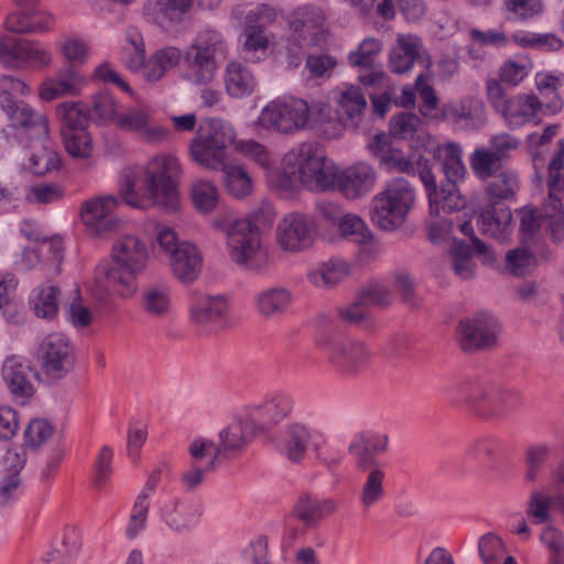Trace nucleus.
<instances>
[{"instance_id":"52","label":"nucleus","mask_w":564,"mask_h":564,"mask_svg":"<svg viewBox=\"0 0 564 564\" xmlns=\"http://www.w3.org/2000/svg\"><path fill=\"white\" fill-rule=\"evenodd\" d=\"M478 551L484 564H518L513 556L506 555L503 541L494 533L479 539Z\"/></svg>"},{"instance_id":"6","label":"nucleus","mask_w":564,"mask_h":564,"mask_svg":"<svg viewBox=\"0 0 564 564\" xmlns=\"http://www.w3.org/2000/svg\"><path fill=\"white\" fill-rule=\"evenodd\" d=\"M215 226L226 231L228 254L240 268L259 272L268 264V253L261 246L259 227L249 219H236L227 227L219 221Z\"/></svg>"},{"instance_id":"42","label":"nucleus","mask_w":564,"mask_h":564,"mask_svg":"<svg viewBox=\"0 0 564 564\" xmlns=\"http://www.w3.org/2000/svg\"><path fill=\"white\" fill-rule=\"evenodd\" d=\"M141 307L153 319H166L173 307L171 289L164 284L144 288L141 293Z\"/></svg>"},{"instance_id":"10","label":"nucleus","mask_w":564,"mask_h":564,"mask_svg":"<svg viewBox=\"0 0 564 564\" xmlns=\"http://www.w3.org/2000/svg\"><path fill=\"white\" fill-rule=\"evenodd\" d=\"M227 44L224 36L214 30L200 32L184 55L191 79L198 85L210 83L217 70L216 59L225 57Z\"/></svg>"},{"instance_id":"59","label":"nucleus","mask_w":564,"mask_h":564,"mask_svg":"<svg viewBox=\"0 0 564 564\" xmlns=\"http://www.w3.org/2000/svg\"><path fill=\"white\" fill-rule=\"evenodd\" d=\"M80 547L78 532L75 529H65L61 540L56 541L54 549L48 552L50 561L66 563Z\"/></svg>"},{"instance_id":"32","label":"nucleus","mask_w":564,"mask_h":564,"mask_svg":"<svg viewBox=\"0 0 564 564\" xmlns=\"http://www.w3.org/2000/svg\"><path fill=\"white\" fill-rule=\"evenodd\" d=\"M540 111H542V101L538 97L518 94L508 99L506 109L501 115L509 128L518 129L527 123L534 122Z\"/></svg>"},{"instance_id":"22","label":"nucleus","mask_w":564,"mask_h":564,"mask_svg":"<svg viewBox=\"0 0 564 564\" xmlns=\"http://www.w3.org/2000/svg\"><path fill=\"white\" fill-rule=\"evenodd\" d=\"M57 116L62 122L61 134L64 144L74 151V140H79L87 147L89 133L87 132L88 115L79 102H63L56 108ZM86 150L84 149V152Z\"/></svg>"},{"instance_id":"12","label":"nucleus","mask_w":564,"mask_h":564,"mask_svg":"<svg viewBox=\"0 0 564 564\" xmlns=\"http://www.w3.org/2000/svg\"><path fill=\"white\" fill-rule=\"evenodd\" d=\"M119 198L111 195L87 199L80 207V219L93 237H107L121 229L122 221L116 216Z\"/></svg>"},{"instance_id":"51","label":"nucleus","mask_w":564,"mask_h":564,"mask_svg":"<svg viewBox=\"0 0 564 564\" xmlns=\"http://www.w3.org/2000/svg\"><path fill=\"white\" fill-rule=\"evenodd\" d=\"M33 311L40 318L53 319L58 312L61 290L57 285L43 284L34 291Z\"/></svg>"},{"instance_id":"35","label":"nucleus","mask_w":564,"mask_h":564,"mask_svg":"<svg viewBox=\"0 0 564 564\" xmlns=\"http://www.w3.org/2000/svg\"><path fill=\"white\" fill-rule=\"evenodd\" d=\"M511 220L512 214L509 207L502 203L489 202L479 215L478 225L484 235L503 241L509 235Z\"/></svg>"},{"instance_id":"5","label":"nucleus","mask_w":564,"mask_h":564,"mask_svg":"<svg viewBox=\"0 0 564 564\" xmlns=\"http://www.w3.org/2000/svg\"><path fill=\"white\" fill-rule=\"evenodd\" d=\"M282 165L297 169L299 182L311 192L335 189L337 167L318 152L314 142L292 148L283 156Z\"/></svg>"},{"instance_id":"55","label":"nucleus","mask_w":564,"mask_h":564,"mask_svg":"<svg viewBox=\"0 0 564 564\" xmlns=\"http://www.w3.org/2000/svg\"><path fill=\"white\" fill-rule=\"evenodd\" d=\"M29 161V167L35 175H44L57 170L61 165L59 154L46 140L42 144L41 149L31 154Z\"/></svg>"},{"instance_id":"48","label":"nucleus","mask_w":564,"mask_h":564,"mask_svg":"<svg viewBox=\"0 0 564 564\" xmlns=\"http://www.w3.org/2000/svg\"><path fill=\"white\" fill-rule=\"evenodd\" d=\"M456 123L466 129H478L486 122L484 102L474 97L462 99L454 108Z\"/></svg>"},{"instance_id":"44","label":"nucleus","mask_w":564,"mask_h":564,"mask_svg":"<svg viewBox=\"0 0 564 564\" xmlns=\"http://www.w3.org/2000/svg\"><path fill=\"white\" fill-rule=\"evenodd\" d=\"M561 505H564V494L557 490L554 495L545 490H534L527 501L525 512L535 524L549 523L552 521L551 510L560 511Z\"/></svg>"},{"instance_id":"47","label":"nucleus","mask_w":564,"mask_h":564,"mask_svg":"<svg viewBox=\"0 0 564 564\" xmlns=\"http://www.w3.org/2000/svg\"><path fill=\"white\" fill-rule=\"evenodd\" d=\"M490 178L491 181L485 191L488 202L501 203L502 200H508L514 197L519 189L518 175L511 170H502Z\"/></svg>"},{"instance_id":"33","label":"nucleus","mask_w":564,"mask_h":564,"mask_svg":"<svg viewBox=\"0 0 564 564\" xmlns=\"http://www.w3.org/2000/svg\"><path fill=\"white\" fill-rule=\"evenodd\" d=\"M224 84L228 96L241 99L251 96L256 91L258 79L248 65L238 61H230L224 72Z\"/></svg>"},{"instance_id":"9","label":"nucleus","mask_w":564,"mask_h":564,"mask_svg":"<svg viewBox=\"0 0 564 564\" xmlns=\"http://www.w3.org/2000/svg\"><path fill=\"white\" fill-rule=\"evenodd\" d=\"M156 241L167 258L173 276L184 285L196 282L203 270V254L189 241L178 240L177 234L171 228L159 230Z\"/></svg>"},{"instance_id":"23","label":"nucleus","mask_w":564,"mask_h":564,"mask_svg":"<svg viewBox=\"0 0 564 564\" xmlns=\"http://www.w3.org/2000/svg\"><path fill=\"white\" fill-rule=\"evenodd\" d=\"M195 0H148L143 6L144 18L163 30L172 29L186 19Z\"/></svg>"},{"instance_id":"3","label":"nucleus","mask_w":564,"mask_h":564,"mask_svg":"<svg viewBox=\"0 0 564 564\" xmlns=\"http://www.w3.org/2000/svg\"><path fill=\"white\" fill-rule=\"evenodd\" d=\"M314 344L328 365L343 375H357L372 361V351L366 343L347 336L326 316L321 317Z\"/></svg>"},{"instance_id":"7","label":"nucleus","mask_w":564,"mask_h":564,"mask_svg":"<svg viewBox=\"0 0 564 564\" xmlns=\"http://www.w3.org/2000/svg\"><path fill=\"white\" fill-rule=\"evenodd\" d=\"M415 200L412 185L403 177L390 181L371 200L370 216L379 228L392 231L400 227Z\"/></svg>"},{"instance_id":"62","label":"nucleus","mask_w":564,"mask_h":564,"mask_svg":"<svg viewBox=\"0 0 564 564\" xmlns=\"http://www.w3.org/2000/svg\"><path fill=\"white\" fill-rule=\"evenodd\" d=\"M531 62L527 58L508 59L499 69V80L509 86H518L531 72Z\"/></svg>"},{"instance_id":"34","label":"nucleus","mask_w":564,"mask_h":564,"mask_svg":"<svg viewBox=\"0 0 564 564\" xmlns=\"http://www.w3.org/2000/svg\"><path fill=\"white\" fill-rule=\"evenodd\" d=\"M31 366L17 356L8 357L2 366V378L14 399L26 400L34 389L29 378Z\"/></svg>"},{"instance_id":"50","label":"nucleus","mask_w":564,"mask_h":564,"mask_svg":"<svg viewBox=\"0 0 564 564\" xmlns=\"http://www.w3.org/2000/svg\"><path fill=\"white\" fill-rule=\"evenodd\" d=\"M338 229L344 238L378 251V245L373 243L370 229L360 217L352 214L344 215L338 223Z\"/></svg>"},{"instance_id":"18","label":"nucleus","mask_w":564,"mask_h":564,"mask_svg":"<svg viewBox=\"0 0 564 564\" xmlns=\"http://www.w3.org/2000/svg\"><path fill=\"white\" fill-rule=\"evenodd\" d=\"M313 219L301 213L286 214L278 224V245L289 252H301L310 248L316 237Z\"/></svg>"},{"instance_id":"4","label":"nucleus","mask_w":564,"mask_h":564,"mask_svg":"<svg viewBox=\"0 0 564 564\" xmlns=\"http://www.w3.org/2000/svg\"><path fill=\"white\" fill-rule=\"evenodd\" d=\"M111 259V263L97 267V278L106 279L122 297H130L138 288L137 275L148 261L147 245L137 236H121L112 246Z\"/></svg>"},{"instance_id":"40","label":"nucleus","mask_w":564,"mask_h":564,"mask_svg":"<svg viewBox=\"0 0 564 564\" xmlns=\"http://www.w3.org/2000/svg\"><path fill=\"white\" fill-rule=\"evenodd\" d=\"M349 273L348 263L340 258H330L312 267L307 280L319 289H332L339 284Z\"/></svg>"},{"instance_id":"41","label":"nucleus","mask_w":564,"mask_h":564,"mask_svg":"<svg viewBox=\"0 0 564 564\" xmlns=\"http://www.w3.org/2000/svg\"><path fill=\"white\" fill-rule=\"evenodd\" d=\"M435 161L442 165L446 181L460 182L466 175V167L463 162V149L456 142L437 144L432 149Z\"/></svg>"},{"instance_id":"61","label":"nucleus","mask_w":564,"mask_h":564,"mask_svg":"<svg viewBox=\"0 0 564 564\" xmlns=\"http://www.w3.org/2000/svg\"><path fill=\"white\" fill-rule=\"evenodd\" d=\"M150 110L143 106L131 107L116 117V124L119 129L138 132L149 123Z\"/></svg>"},{"instance_id":"36","label":"nucleus","mask_w":564,"mask_h":564,"mask_svg":"<svg viewBox=\"0 0 564 564\" xmlns=\"http://www.w3.org/2000/svg\"><path fill=\"white\" fill-rule=\"evenodd\" d=\"M366 107V98L358 86L345 87L337 100V113L341 124L345 128H358Z\"/></svg>"},{"instance_id":"45","label":"nucleus","mask_w":564,"mask_h":564,"mask_svg":"<svg viewBox=\"0 0 564 564\" xmlns=\"http://www.w3.org/2000/svg\"><path fill=\"white\" fill-rule=\"evenodd\" d=\"M445 399L456 406H471L478 411L481 401L482 386L474 380H458L449 382L441 389Z\"/></svg>"},{"instance_id":"19","label":"nucleus","mask_w":564,"mask_h":564,"mask_svg":"<svg viewBox=\"0 0 564 564\" xmlns=\"http://www.w3.org/2000/svg\"><path fill=\"white\" fill-rule=\"evenodd\" d=\"M293 405V399L289 394L276 393L247 409L245 413L247 427L256 431L257 434L264 433L285 419Z\"/></svg>"},{"instance_id":"15","label":"nucleus","mask_w":564,"mask_h":564,"mask_svg":"<svg viewBox=\"0 0 564 564\" xmlns=\"http://www.w3.org/2000/svg\"><path fill=\"white\" fill-rule=\"evenodd\" d=\"M43 372L52 379H61L72 371L75 362L74 347L62 333L48 334L36 351Z\"/></svg>"},{"instance_id":"26","label":"nucleus","mask_w":564,"mask_h":564,"mask_svg":"<svg viewBox=\"0 0 564 564\" xmlns=\"http://www.w3.org/2000/svg\"><path fill=\"white\" fill-rule=\"evenodd\" d=\"M388 447V436L384 434L359 433L354 436L348 446V453L354 457L359 470L386 466L376 456Z\"/></svg>"},{"instance_id":"17","label":"nucleus","mask_w":564,"mask_h":564,"mask_svg":"<svg viewBox=\"0 0 564 564\" xmlns=\"http://www.w3.org/2000/svg\"><path fill=\"white\" fill-rule=\"evenodd\" d=\"M419 176L422 181L430 200L431 215L437 216L441 212H458L466 206V198L457 188L459 182L446 181L437 188L436 180L427 166L429 161L419 160Z\"/></svg>"},{"instance_id":"43","label":"nucleus","mask_w":564,"mask_h":564,"mask_svg":"<svg viewBox=\"0 0 564 564\" xmlns=\"http://www.w3.org/2000/svg\"><path fill=\"white\" fill-rule=\"evenodd\" d=\"M361 471L365 474V478L358 494V500L361 508L365 511H369L378 506L386 497V466L362 469Z\"/></svg>"},{"instance_id":"60","label":"nucleus","mask_w":564,"mask_h":564,"mask_svg":"<svg viewBox=\"0 0 564 564\" xmlns=\"http://www.w3.org/2000/svg\"><path fill=\"white\" fill-rule=\"evenodd\" d=\"M192 198L198 212L209 213L217 206L219 195L212 182L196 181L192 186Z\"/></svg>"},{"instance_id":"1","label":"nucleus","mask_w":564,"mask_h":564,"mask_svg":"<svg viewBox=\"0 0 564 564\" xmlns=\"http://www.w3.org/2000/svg\"><path fill=\"white\" fill-rule=\"evenodd\" d=\"M181 171L177 158L169 154L155 155L144 166L126 167L121 174L120 196L135 208L158 205L174 212L178 206L176 180Z\"/></svg>"},{"instance_id":"53","label":"nucleus","mask_w":564,"mask_h":564,"mask_svg":"<svg viewBox=\"0 0 564 564\" xmlns=\"http://www.w3.org/2000/svg\"><path fill=\"white\" fill-rule=\"evenodd\" d=\"M505 161L488 148L476 149L470 156V166L480 180H488L500 173Z\"/></svg>"},{"instance_id":"30","label":"nucleus","mask_w":564,"mask_h":564,"mask_svg":"<svg viewBox=\"0 0 564 564\" xmlns=\"http://www.w3.org/2000/svg\"><path fill=\"white\" fill-rule=\"evenodd\" d=\"M257 435L256 431L247 427L245 415L237 422L219 432V444L213 452V458H231L242 452Z\"/></svg>"},{"instance_id":"13","label":"nucleus","mask_w":564,"mask_h":564,"mask_svg":"<svg viewBox=\"0 0 564 564\" xmlns=\"http://www.w3.org/2000/svg\"><path fill=\"white\" fill-rule=\"evenodd\" d=\"M51 62V53L39 43L13 36L0 40V63L7 68L42 69Z\"/></svg>"},{"instance_id":"24","label":"nucleus","mask_w":564,"mask_h":564,"mask_svg":"<svg viewBox=\"0 0 564 564\" xmlns=\"http://www.w3.org/2000/svg\"><path fill=\"white\" fill-rule=\"evenodd\" d=\"M376 183L373 169L366 163H357L336 172L335 189L346 198L357 199L368 194Z\"/></svg>"},{"instance_id":"14","label":"nucleus","mask_w":564,"mask_h":564,"mask_svg":"<svg viewBox=\"0 0 564 564\" xmlns=\"http://www.w3.org/2000/svg\"><path fill=\"white\" fill-rule=\"evenodd\" d=\"M310 109L302 99L291 101H272L265 106L258 117V123L264 129L282 133H292L307 123Z\"/></svg>"},{"instance_id":"25","label":"nucleus","mask_w":564,"mask_h":564,"mask_svg":"<svg viewBox=\"0 0 564 564\" xmlns=\"http://www.w3.org/2000/svg\"><path fill=\"white\" fill-rule=\"evenodd\" d=\"M10 126L30 139L44 140L48 133V120L45 115L34 110L24 101L8 104L3 108Z\"/></svg>"},{"instance_id":"2","label":"nucleus","mask_w":564,"mask_h":564,"mask_svg":"<svg viewBox=\"0 0 564 564\" xmlns=\"http://www.w3.org/2000/svg\"><path fill=\"white\" fill-rule=\"evenodd\" d=\"M549 195L540 210L523 207L519 210L520 234L523 241L545 227L554 242L564 239V138L558 141V149L549 164Z\"/></svg>"},{"instance_id":"63","label":"nucleus","mask_w":564,"mask_h":564,"mask_svg":"<svg viewBox=\"0 0 564 564\" xmlns=\"http://www.w3.org/2000/svg\"><path fill=\"white\" fill-rule=\"evenodd\" d=\"M541 543L550 552V564H564V534L555 527H546L540 534Z\"/></svg>"},{"instance_id":"54","label":"nucleus","mask_w":564,"mask_h":564,"mask_svg":"<svg viewBox=\"0 0 564 564\" xmlns=\"http://www.w3.org/2000/svg\"><path fill=\"white\" fill-rule=\"evenodd\" d=\"M382 42L377 37L364 39L356 50L349 52L348 63L357 68H373L378 56L382 51Z\"/></svg>"},{"instance_id":"11","label":"nucleus","mask_w":564,"mask_h":564,"mask_svg":"<svg viewBox=\"0 0 564 564\" xmlns=\"http://www.w3.org/2000/svg\"><path fill=\"white\" fill-rule=\"evenodd\" d=\"M236 19L243 18V52L246 57L251 62L263 59L268 54L269 37L264 28L272 23L276 18V11L267 6L259 4L247 12L240 7L232 11Z\"/></svg>"},{"instance_id":"57","label":"nucleus","mask_w":564,"mask_h":564,"mask_svg":"<svg viewBox=\"0 0 564 564\" xmlns=\"http://www.w3.org/2000/svg\"><path fill=\"white\" fill-rule=\"evenodd\" d=\"M112 460V448L107 445L102 446L95 458L91 474V484L99 491L104 490L106 485L110 481L113 471Z\"/></svg>"},{"instance_id":"21","label":"nucleus","mask_w":564,"mask_h":564,"mask_svg":"<svg viewBox=\"0 0 564 564\" xmlns=\"http://www.w3.org/2000/svg\"><path fill=\"white\" fill-rule=\"evenodd\" d=\"M188 310L191 322L195 326L206 329L226 316L228 302L221 294H206L193 291L189 294Z\"/></svg>"},{"instance_id":"58","label":"nucleus","mask_w":564,"mask_h":564,"mask_svg":"<svg viewBox=\"0 0 564 564\" xmlns=\"http://www.w3.org/2000/svg\"><path fill=\"white\" fill-rule=\"evenodd\" d=\"M452 268L463 280L470 279L475 273L476 264L473 260L471 247L464 241H455L452 254Z\"/></svg>"},{"instance_id":"31","label":"nucleus","mask_w":564,"mask_h":564,"mask_svg":"<svg viewBox=\"0 0 564 564\" xmlns=\"http://www.w3.org/2000/svg\"><path fill=\"white\" fill-rule=\"evenodd\" d=\"M162 521L175 533L183 534L192 530L199 520L197 506L172 498L161 507Z\"/></svg>"},{"instance_id":"37","label":"nucleus","mask_w":564,"mask_h":564,"mask_svg":"<svg viewBox=\"0 0 564 564\" xmlns=\"http://www.w3.org/2000/svg\"><path fill=\"white\" fill-rule=\"evenodd\" d=\"M311 441L312 433L305 424L289 423L283 430L281 452L288 460L299 464L305 458Z\"/></svg>"},{"instance_id":"8","label":"nucleus","mask_w":564,"mask_h":564,"mask_svg":"<svg viewBox=\"0 0 564 564\" xmlns=\"http://www.w3.org/2000/svg\"><path fill=\"white\" fill-rule=\"evenodd\" d=\"M236 131L231 123L212 119L206 127H200L189 143V154L199 165L217 170L224 167L226 150L234 143Z\"/></svg>"},{"instance_id":"39","label":"nucleus","mask_w":564,"mask_h":564,"mask_svg":"<svg viewBox=\"0 0 564 564\" xmlns=\"http://www.w3.org/2000/svg\"><path fill=\"white\" fill-rule=\"evenodd\" d=\"M292 292L281 285L261 290L254 296L257 312L264 317H279L289 310L292 304Z\"/></svg>"},{"instance_id":"29","label":"nucleus","mask_w":564,"mask_h":564,"mask_svg":"<svg viewBox=\"0 0 564 564\" xmlns=\"http://www.w3.org/2000/svg\"><path fill=\"white\" fill-rule=\"evenodd\" d=\"M520 402V393L502 387H482L481 401L477 413L487 419H501L514 410Z\"/></svg>"},{"instance_id":"28","label":"nucleus","mask_w":564,"mask_h":564,"mask_svg":"<svg viewBox=\"0 0 564 564\" xmlns=\"http://www.w3.org/2000/svg\"><path fill=\"white\" fill-rule=\"evenodd\" d=\"M338 505L332 498H319L310 492H302L293 508V517L307 528H316L321 521L337 511Z\"/></svg>"},{"instance_id":"27","label":"nucleus","mask_w":564,"mask_h":564,"mask_svg":"<svg viewBox=\"0 0 564 564\" xmlns=\"http://www.w3.org/2000/svg\"><path fill=\"white\" fill-rule=\"evenodd\" d=\"M325 17L316 7H300L294 11L291 29L306 46L319 44L325 36Z\"/></svg>"},{"instance_id":"16","label":"nucleus","mask_w":564,"mask_h":564,"mask_svg":"<svg viewBox=\"0 0 564 564\" xmlns=\"http://www.w3.org/2000/svg\"><path fill=\"white\" fill-rule=\"evenodd\" d=\"M500 325L488 313H476L463 318L457 327L459 346L464 351L490 349L498 339Z\"/></svg>"},{"instance_id":"46","label":"nucleus","mask_w":564,"mask_h":564,"mask_svg":"<svg viewBox=\"0 0 564 564\" xmlns=\"http://www.w3.org/2000/svg\"><path fill=\"white\" fill-rule=\"evenodd\" d=\"M181 57V51L174 46H166L155 51L144 65V78L148 82L160 80L166 72L178 64Z\"/></svg>"},{"instance_id":"20","label":"nucleus","mask_w":564,"mask_h":564,"mask_svg":"<svg viewBox=\"0 0 564 564\" xmlns=\"http://www.w3.org/2000/svg\"><path fill=\"white\" fill-rule=\"evenodd\" d=\"M427 57L423 40L412 33H400L389 52L388 67L398 75L406 74L415 62Z\"/></svg>"},{"instance_id":"56","label":"nucleus","mask_w":564,"mask_h":564,"mask_svg":"<svg viewBox=\"0 0 564 564\" xmlns=\"http://www.w3.org/2000/svg\"><path fill=\"white\" fill-rule=\"evenodd\" d=\"M225 183L230 195L242 198L250 194L252 181L247 172L239 165H226L223 167Z\"/></svg>"},{"instance_id":"64","label":"nucleus","mask_w":564,"mask_h":564,"mask_svg":"<svg viewBox=\"0 0 564 564\" xmlns=\"http://www.w3.org/2000/svg\"><path fill=\"white\" fill-rule=\"evenodd\" d=\"M54 429L50 422L43 419L32 420L24 431V445L37 448L53 435Z\"/></svg>"},{"instance_id":"49","label":"nucleus","mask_w":564,"mask_h":564,"mask_svg":"<svg viewBox=\"0 0 564 564\" xmlns=\"http://www.w3.org/2000/svg\"><path fill=\"white\" fill-rule=\"evenodd\" d=\"M552 454L553 448L546 443H534L527 447L524 455L525 471L523 476L527 485H532L538 480Z\"/></svg>"},{"instance_id":"38","label":"nucleus","mask_w":564,"mask_h":564,"mask_svg":"<svg viewBox=\"0 0 564 564\" xmlns=\"http://www.w3.org/2000/svg\"><path fill=\"white\" fill-rule=\"evenodd\" d=\"M84 78L73 67L62 69L55 79H47L42 84L40 97L51 101L64 96H75L79 93Z\"/></svg>"}]
</instances>
